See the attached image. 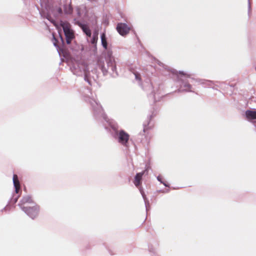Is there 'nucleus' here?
I'll use <instances>...</instances> for the list:
<instances>
[{
  "label": "nucleus",
  "mask_w": 256,
  "mask_h": 256,
  "mask_svg": "<svg viewBox=\"0 0 256 256\" xmlns=\"http://www.w3.org/2000/svg\"><path fill=\"white\" fill-rule=\"evenodd\" d=\"M72 8L70 5H65L64 6V12L66 14H72Z\"/></svg>",
  "instance_id": "obj_10"
},
{
  "label": "nucleus",
  "mask_w": 256,
  "mask_h": 256,
  "mask_svg": "<svg viewBox=\"0 0 256 256\" xmlns=\"http://www.w3.org/2000/svg\"><path fill=\"white\" fill-rule=\"evenodd\" d=\"M180 74H184H184L183 72H180Z\"/></svg>",
  "instance_id": "obj_20"
},
{
  "label": "nucleus",
  "mask_w": 256,
  "mask_h": 256,
  "mask_svg": "<svg viewBox=\"0 0 256 256\" xmlns=\"http://www.w3.org/2000/svg\"><path fill=\"white\" fill-rule=\"evenodd\" d=\"M102 44L104 48L106 50L107 49L108 44L106 42V36L104 33H103L101 35Z\"/></svg>",
  "instance_id": "obj_9"
},
{
  "label": "nucleus",
  "mask_w": 256,
  "mask_h": 256,
  "mask_svg": "<svg viewBox=\"0 0 256 256\" xmlns=\"http://www.w3.org/2000/svg\"><path fill=\"white\" fill-rule=\"evenodd\" d=\"M146 172V170H145L141 172L138 173L136 175V176L134 177V183L136 187H138L141 184L142 176H143V175L145 174V172Z\"/></svg>",
  "instance_id": "obj_5"
},
{
  "label": "nucleus",
  "mask_w": 256,
  "mask_h": 256,
  "mask_svg": "<svg viewBox=\"0 0 256 256\" xmlns=\"http://www.w3.org/2000/svg\"><path fill=\"white\" fill-rule=\"evenodd\" d=\"M146 130H147V128H144V132H145L146 131Z\"/></svg>",
  "instance_id": "obj_19"
},
{
  "label": "nucleus",
  "mask_w": 256,
  "mask_h": 256,
  "mask_svg": "<svg viewBox=\"0 0 256 256\" xmlns=\"http://www.w3.org/2000/svg\"><path fill=\"white\" fill-rule=\"evenodd\" d=\"M20 205H21V206L22 208L23 206L22 205L26 204H27V203H28V204H30V203H32L33 202V200L31 196H24L22 198V199L21 201H20Z\"/></svg>",
  "instance_id": "obj_7"
},
{
  "label": "nucleus",
  "mask_w": 256,
  "mask_h": 256,
  "mask_svg": "<svg viewBox=\"0 0 256 256\" xmlns=\"http://www.w3.org/2000/svg\"><path fill=\"white\" fill-rule=\"evenodd\" d=\"M18 197H19V196H16V197L14 198V203H16V202H17V200H18Z\"/></svg>",
  "instance_id": "obj_17"
},
{
  "label": "nucleus",
  "mask_w": 256,
  "mask_h": 256,
  "mask_svg": "<svg viewBox=\"0 0 256 256\" xmlns=\"http://www.w3.org/2000/svg\"><path fill=\"white\" fill-rule=\"evenodd\" d=\"M62 26L66 36V43L70 44L72 39L74 38V33L70 28V26L67 22H63L62 24Z\"/></svg>",
  "instance_id": "obj_1"
},
{
  "label": "nucleus",
  "mask_w": 256,
  "mask_h": 256,
  "mask_svg": "<svg viewBox=\"0 0 256 256\" xmlns=\"http://www.w3.org/2000/svg\"><path fill=\"white\" fill-rule=\"evenodd\" d=\"M98 34H94L93 38L92 40V44H94L96 42L98 39Z\"/></svg>",
  "instance_id": "obj_12"
},
{
  "label": "nucleus",
  "mask_w": 256,
  "mask_h": 256,
  "mask_svg": "<svg viewBox=\"0 0 256 256\" xmlns=\"http://www.w3.org/2000/svg\"><path fill=\"white\" fill-rule=\"evenodd\" d=\"M82 28L83 32L86 34V36L90 37L91 36V30L88 26L86 25H83Z\"/></svg>",
  "instance_id": "obj_11"
},
{
  "label": "nucleus",
  "mask_w": 256,
  "mask_h": 256,
  "mask_svg": "<svg viewBox=\"0 0 256 256\" xmlns=\"http://www.w3.org/2000/svg\"><path fill=\"white\" fill-rule=\"evenodd\" d=\"M116 30L120 35L124 36L129 33L130 28L126 24L118 23L116 26Z\"/></svg>",
  "instance_id": "obj_4"
},
{
  "label": "nucleus",
  "mask_w": 256,
  "mask_h": 256,
  "mask_svg": "<svg viewBox=\"0 0 256 256\" xmlns=\"http://www.w3.org/2000/svg\"><path fill=\"white\" fill-rule=\"evenodd\" d=\"M134 74L135 76V78H136V80H141L140 75V74L139 73H138V72H134Z\"/></svg>",
  "instance_id": "obj_13"
},
{
  "label": "nucleus",
  "mask_w": 256,
  "mask_h": 256,
  "mask_svg": "<svg viewBox=\"0 0 256 256\" xmlns=\"http://www.w3.org/2000/svg\"><path fill=\"white\" fill-rule=\"evenodd\" d=\"M158 180H159V181H160V178H159V177L158 178Z\"/></svg>",
  "instance_id": "obj_22"
},
{
  "label": "nucleus",
  "mask_w": 256,
  "mask_h": 256,
  "mask_svg": "<svg viewBox=\"0 0 256 256\" xmlns=\"http://www.w3.org/2000/svg\"><path fill=\"white\" fill-rule=\"evenodd\" d=\"M246 114L248 118L256 119V111L247 110Z\"/></svg>",
  "instance_id": "obj_8"
},
{
  "label": "nucleus",
  "mask_w": 256,
  "mask_h": 256,
  "mask_svg": "<svg viewBox=\"0 0 256 256\" xmlns=\"http://www.w3.org/2000/svg\"><path fill=\"white\" fill-rule=\"evenodd\" d=\"M22 208L32 219L35 218L38 216L40 211V206L38 204H35L32 207L22 206Z\"/></svg>",
  "instance_id": "obj_2"
},
{
  "label": "nucleus",
  "mask_w": 256,
  "mask_h": 256,
  "mask_svg": "<svg viewBox=\"0 0 256 256\" xmlns=\"http://www.w3.org/2000/svg\"><path fill=\"white\" fill-rule=\"evenodd\" d=\"M117 134L118 142L124 146H127L130 135L124 130H120Z\"/></svg>",
  "instance_id": "obj_3"
},
{
  "label": "nucleus",
  "mask_w": 256,
  "mask_h": 256,
  "mask_svg": "<svg viewBox=\"0 0 256 256\" xmlns=\"http://www.w3.org/2000/svg\"><path fill=\"white\" fill-rule=\"evenodd\" d=\"M53 40H54V44L55 46H56L57 44H56V42H57V40L55 38V37L54 36H53Z\"/></svg>",
  "instance_id": "obj_16"
},
{
  "label": "nucleus",
  "mask_w": 256,
  "mask_h": 256,
  "mask_svg": "<svg viewBox=\"0 0 256 256\" xmlns=\"http://www.w3.org/2000/svg\"><path fill=\"white\" fill-rule=\"evenodd\" d=\"M163 184H164L166 186H168L166 184H165V183H163Z\"/></svg>",
  "instance_id": "obj_21"
},
{
  "label": "nucleus",
  "mask_w": 256,
  "mask_h": 256,
  "mask_svg": "<svg viewBox=\"0 0 256 256\" xmlns=\"http://www.w3.org/2000/svg\"><path fill=\"white\" fill-rule=\"evenodd\" d=\"M13 182L15 188V192L16 194H18L20 190V184L16 174H14L13 176Z\"/></svg>",
  "instance_id": "obj_6"
},
{
  "label": "nucleus",
  "mask_w": 256,
  "mask_h": 256,
  "mask_svg": "<svg viewBox=\"0 0 256 256\" xmlns=\"http://www.w3.org/2000/svg\"><path fill=\"white\" fill-rule=\"evenodd\" d=\"M84 80H86V81L88 82H89V80H88L86 74H85Z\"/></svg>",
  "instance_id": "obj_18"
},
{
  "label": "nucleus",
  "mask_w": 256,
  "mask_h": 256,
  "mask_svg": "<svg viewBox=\"0 0 256 256\" xmlns=\"http://www.w3.org/2000/svg\"><path fill=\"white\" fill-rule=\"evenodd\" d=\"M56 10L58 14H62V9L60 7L58 8Z\"/></svg>",
  "instance_id": "obj_14"
},
{
  "label": "nucleus",
  "mask_w": 256,
  "mask_h": 256,
  "mask_svg": "<svg viewBox=\"0 0 256 256\" xmlns=\"http://www.w3.org/2000/svg\"><path fill=\"white\" fill-rule=\"evenodd\" d=\"M184 86L186 87V90H189L191 88V85L189 84H186Z\"/></svg>",
  "instance_id": "obj_15"
}]
</instances>
